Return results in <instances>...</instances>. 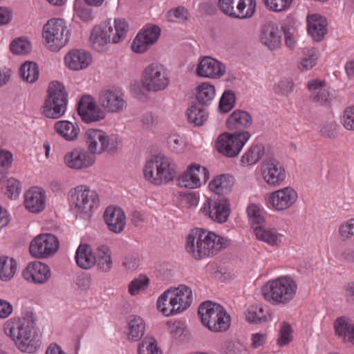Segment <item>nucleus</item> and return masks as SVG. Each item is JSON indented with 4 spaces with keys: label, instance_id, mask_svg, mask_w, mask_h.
I'll return each instance as SVG.
<instances>
[{
    "label": "nucleus",
    "instance_id": "cd10ccee",
    "mask_svg": "<svg viewBox=\"0 0 354 354\" xmlns=\"http://www.w3.org/2000/svg\"><path fill=\"white\" fill-rule=\"evenodd\" d=\"M24 204L30 212H40L46 205L45 192L37 187L30 189L25 194Z\"/></svg>",
    "mask_w": 354,
    "mask_h": 354
},
{
    "label": "nucleus",
    "instance_id": "e433bc0d",
    "mask_svg": "<svg viewBox=\"0 0 354 354\" xmlns=\"http://www.w3.org/2000/svg\"><path fill=\"white\" fill-rule=\"evenodd\" d=\"M188 122L195 127H201L208 119V113L197 104H193L186 111Z\"/></svg>",
    "mask_w": 354,
    "mask_h": 354
},
{
    "label": "nucleus",
    "instance_id": "603ef678",
    "mask_svg": "<svg viewBox=\"0 0 354 354\" xmlns=\"http://www.w3.org/2000/svg\"><path fill=\"white\" fill-rule=\"evenodd\" d=\"M169 84L168 71L162 64L156 65V91L165 90Z\"/></svg>",
    "mask_w": 354,
    "mask_h": 354
},
{
    "label": "nucleus",
    "instance_id": "58836bf2",
    "mask_svg": "<svg viewBox=\"0 0 354 354\" xmlns=\"http://www.w3.org/2000/svg\"><path fill=\"white\" fill-rule=\"evenodd\" d=\"M256 237L268 244L275 246L279 245L281 242V234L278 233L274 229H266L264 226L255 228Z\"/></svg>",
    "mask_w": 354,
    "mask_h": 354
},
{
    "label": "nucleus",
    "instance_id": "7ed1b4c3",
    "mask_svg": "<svg viewBox=\"0 0 354 354\" xmlns=\"http://www.w3.org/2000/svg\"><path fill=\"white\" fill-rule=\"evenodd\" d=\"M68 105V93L59 82H52L42 107V114L48 118L58 119L64 115Z\"/></svg>",
    "mask_w": 354,
    "mask_h": 354
},
{
    "label": "nucleus",
    "instance_id": "aec40b11",
    "mask_svg": "<svg viewBox=\"0 0 354 354\" xmlns=\"http://www.w3.org/2000/svg\"><path fill=\"white\" fill-rule=\"evenodd\" d=\"M297 199V192L290 187H286L272 192L270 196V202L272 207L278 211H283L292 206Z\"/></svg>",
    "mask_w": 354,
    "mask_h": 354
},
{
    "label": "nucleus",
    "instance_id": "a19ab883",
    "mask_svg": "<svg viewBox=\"0 0 354 354\" xmlns=\"http://www.w3.org/2000/svg\"><path fill=\"white\" fill-rule=\"evenodd\" d=\"M97 256L95 263L98 268L103 271H109L112 266V260L111 257V250L108 246L102 245L97 247Z\"/></svg>",
    "mask_w": 354,
    "mask_h": 354
},
{
    "label": "nucleus",
    "instance_id": "c03bdc74",
    "mask_svg": "<svg viewBox=\"0 0 354 354\" xmlns=\"http://www.w3.org/2000/svg\"><path fill=\"white\" fill-rule=\"evenodd\" d=\"M38 66L32 62H26L20 67L21 78L29 83L35 82L39 77Z\"/></svg>",
    "mask_w": 354,
    "mask_h": 354
},
{
    "label": "nucleus",
    "instance_id": "e2e57ef3",
    "mask_svg": "<svg viewBox=\"0 0 354 354\" xmlns=\"http://www.w3.org/2000/svg\"><path fill=\"white\" fill-rule=\"evenodd\" d=\"M138 354H155V339L152 337H145L138 346Z\"/></svg>",
    "mask_w": 354,
    "mask_h": 354
},
{
    "label": "nucleus",
    "instance_id": "4d7b16f0",
    "mask_svg": "<svg viewBox=\"0 0 354 354\" xmlns=\"http://www.w3.org/2000/svg\"><path fill=\"white\" fill-rule=\"evenodd\" d=\"M30 42L24 39L19 38L14 40L10 44V50L15 54L23 55L30 50Z\"/></svg>",
    "mask_w": 354,
    "mask_h": 354
},
{
    "label": "nucleus",
    "instance_id": "338daca9",
    "mask_svg": "<svg viewBox=\"0 0 354 354\" xmlns=\"http://www.w3.org/2000/svg\"><path fill=\"white\" fill-rule=\"evenodd\" d=\"M342 123L347 130L354 131V106L347 107L344 110Z\"/></svg>",
    "mask_w": 354,
    "mask_h": 354
},
{
    "label": "nucleus",
    "instance_id": "20e7f679",
    "mask_svg": "<svg viewBox=\"0 0 354 354\" xmlns=\"http://www.w3.org/2000/svg\"><path fill=\"white\" fill-rule=\"evenodd\" d=\"M69 200L73 211L84 218L91 216L93 209L99 204V198L95 190L86 185H79L69 192Z\"/></svg>",
    "mask_w": 354,
    "mask_h": 354
},
{
    "label": "nucleus",
    "instance_id": "6e6552de",
    "mask_svg": "<svg viewBox=\"0 0 354 354\" xmlns=\"http://www.w3.org/2000/svg\"><path fill=\"white\" fill-rule=\"evenodd\" d=\"M251 135L248 131L221 134L216 142V149L221 153L230 158L236 157Z\"/></svg>",
    "mask_w": 354,
    "mask_h": 354
},
{
    "label": "nucleus",
    "instance_id": "412c9836",
    "mask_svg": "<svg viewBox=\"0 0 354 354\" xmlns=\"http://www.w3.org/2000/svg\"><path fill=\"white\" fill-rule=\"evenodd\" d=\"M225 73V65L209 56L201 58L196 68V74L203 77L219 78Z\"/></svg>",
    "mask_w": 354,
    "mask_h": 354
},
{
    "label": "nucleus",
    "instance_id": "4468645a",
    "mask_svg": "<svg viewBox=\"0 0 354 354\" xmlns=\"http://www.w3.org/2000/svg\"><path fill=\"white\" fill-rule=\"evenodd\" d=\"M262 174L264 180L273 187L281 185L286 177L285 168L274 158L264 160L262 165Z\"/></svg>",
    "mask_w": 354,
    "mask_h": 354
},
{
    "label": "nucleus",
    "instance_id": "72a5a7b5",
    "mask_svg": "<svg viewBox=\"0 0 354 354\" xmlns=\"http://www.w3.org/2000/svg\"><path fill=\"white\" fill-rule=\"evenodd\" d=\"M75 261L79 267L87 270L95 265L96 257L88 245L80 244L75 253Z\"/></svg>",
    "mask_w": 354,
    "mask_h": 354
},
{
    "label": "nucleus",
    "instance_id": "f8f14e48",
    "mask_svg": "<svg viewBox=\"0 0 354 354\" xmlns=\"http://www.w3.org/2000/svg\"><path fill=\"white\" fill-rule=\"evenodd\" d=\"M59 248L57 237L51 234L37 236L30 243L29 250L32 256L46 258L55 254Z\"/></svg>",
    "mask_w": 354,
    "mask_h": 354
},
{
    "label": "nucleus",
    "instance_id": "5701e85b",
    "mask_svg": "<svg viewBox=\"0 0 354 354\" xmlns=\"http://www.w3.org/2000/svg\"><path fill=\"white\" fill-rule=\"evenodd\" d=\"M259 39L263 45L270 50H274L281 44V32L277 24L268 22L262 26Z\"/></svg>",
    "mask_w": 354,
    "mask_h": 354
},
{
    "label": "nucleus",
    "instance_id": "69168bd1",
    "mask_svg": "<svg viewBox=\"0 0 354 354\" xmlns=\"http://www.w3.org/2000/svg\"><path fill=\"white\" fill-rule=\"evenodd\" d=\"M154 168L155 156H151V158L146 161L143 167V174L145 178L151 183H154L155 182V178L153 177Z\"/></svg>",
    "mask_w": 354,
    "mask_h": 354
},
{
    "label": "nucleus",
    "instance_id": "c85d7f7f",
    "mask_svg": "<svg viewBox=\"0 0 354 354\" xmlns=\"http://www.w3.org/2000/svg\"><path fill=\"white\" fill-rule=\"evenodd\" d=\"M104 26L111 43L118 44L125 39L129 31V25L125 19H115L113 23L109 20Z\"/></svg>",
    "mask_w": 354,
    "mask_h": 354
},
{
    "label": "nucleus",
    "instance_id": "a18cd8bd",
    "mask_svg": "<svg viewBox=\"0 0 354 354\" xmlns=\"http://www.w3.org/2000/svg\"><path fill=\"white\" fill-rule=\"evenodd\" d=\"M249 222L255 232L256 227L261 228L265 225V218L260 208L254 205H250L247 208Z\"/></svg>",
    "mask_w": 354,
    "mask_h": 354
},
{
    "label": "nucleus",
    "instance_id": "4be33fe9",
    "mask_svg": "<svg viewBox=\"0 0 354 354\" xmlns=\"http://www.w3.org/2000/svg\"><path fill=\"white\" fill-rule=\"evenodd\" d=\"M23 277L35 283H44L50 277V269L45 263L39 261L30 263L22 272Z\"/></svg>",
    "mask_w": 354,
    "mask_h": 354
},
{
    "label": "nucleus",
    "instance_id": "680f3d73",
    "mask_svg": "<svg viewBox=\"0 0 354 354\" xmlns=\"http://www.w3.org/2000/svg\"><path fill=\"white\" fill-rule=\"evenodd\" d=\"M21 185L19 180L11 178L6 183V194L10 198H16L21 192Z\"/></svg>",
    "mask_w": 354,
    "mask_h": 354
},
{
    "label": "nucleus",
    "instance_id": "ddd939ff",
    "mask_svg": "<svg viewBox=\"0 0 354 354\" xmlns=\"http://www.w3.org/2000/svg\"><path fill=\"white\" fill-rule=\"evenodd\" d=\"M209 177L208 169L198 164L189 165L187 169L178 178V185L188 189H196L205 183Z\"/></svg>",
    "mask_w": 354,
    "mask_h": 354
},
{
    "label": "nucleus",
    "instance_id": "423d86ee",
    "mask_svg": "<svg viewBox=\"0 0 354 354\" xmlns=\"http://www.w3.org/2000/svg\"><path fill=\"white\" fill-rule=\"evenodd\" d=\"M43 37L50 50H60L69 40V30L65 21L55 18L49 19L43 28Z\"/></svg>",
    "mask_w": 354,
    "mask_h": 354
},
{
    "label": "nucleus",
    "instance_id": "79ce46f5",
    "mask_svg": "<svg viewBox=\"0 0 354 354\" xmlns=\"http://www.w3.org/2000/svg\"><path fill=\"white\" fill-rule=\"evenodd\" d=\"M17 262L12 258H0V279L4 281L11 279L17 270Z\"/></svg>",
    "mask_w": 354,
    "mask_h": 354
},
{
    "label": "nucleus",
    "instance_id": "0e129e2a",
    "mask_svg": "<svg viewBox=\"0 0 354 354\" xmlns=\"http://www.w3.org/2000/svg\"><path fill=\"white\" fill-rule=\"evenodd\" d=\"M88 6L83 5L80 1H75L74 3V9L77 15L84 21L92 19V12Z\"/></svg>",
    "mask_w": 354,
    "mask_h": 354
},
{
    "label": "nucleus",
    "instance_id": "7c9ffc66",
    "mask_svg": "<svg viewBox=\"0 0 354 354\" xmlns=\"http://www.w3.org/2000/svg\"><path fill=\"white\" fill-rule=\"evenodd\" d=\"M54 129L56 133L67 141H74L77 139L80 133L77 123L68 120H59L55 123Z\"/></svg>",
    "mask_w": 354,
    "mask_h": 354
},
{
    "label": "nucleus",
    "instance_id": "a211bd4d",
    "mask_svg": "<svg viewBox=\"0 0 354 354\" xmlns=\"http://www.w3.org/2000/svg\"><path fill=\"white\" fill-rule=\"evenodd\" d=\"M176 174V165L169 157L161 153L156 155V185L172 181Z\"/></svg>",
    "mask_w": 354,
    "mask_h": 354
},
{
    "label": "nucleus",
    "instance_id": "f03ea898",
    "mask_svg": "<svg viewBox=\"0 0 354 354\" xmlns=\"http://www.w3.org/2000/svg\"><path fill=\"white\" fill-rule=\"evenodd\" d=\"M297 285L290 277H281L269 281L262 288L266 300L272 304L286 305L296 295Z\"/></svg>",
    "mask_w": 354,
    "mask_h": 354
},
{
    "label": "nucleus",
    "instance_id": "09e8293b",
    "mask_svg": "<svg viewBox=\"0 0 354 354\" xmlns=\"http://www.w3.org/2000/svg\"><path fill=\"white\" fill-rule=\"evenodd\" d=\"M260 306H251L245 313V320L250 324H261L267 322V317Z\"/></svg>",
    "mask_w": 354,
    "mask_h": 354
},
{
    "label": "nucleus",
    "instance_id": "8fccbe9b",
    "mask_svg": "<svg viewBox=\"0 0 354 354\" xmlns=\"http://www.w3.org/2000/svg\"><path fill=\"white\" fill-rule=\"evenodd\" d=\"M189 17L188 10L182 6L170 9L166 14V17L170 22H185Z\"/></svg>",
    "mask_w": 354,
    "mask_h": 354
},
{
    "label": "nucleus",
    "instance_id": "3c124183",
    "mask_svg": "<svg viewBox=\"0 0 354 354\" xmlns=\"http://www.w3.org/2000/svg\"><path fill=\"white\" fill-rule=\"evenodd\" d=\"M161 139L167 143L171 151L176 153H181L186 148L185 140L179 135L165 136Z\"/></svg>",
    "mask_w": 354,
    "mask_h": 354
},
{
    "label": "nucleus",
    "instance_id": "0eeeda50",
    "mask_svg": "<svg viewBox=\"0 0 354 354\" xmlns=\"http://www.w3.org/2000/svg\"><path fill=\"white\" fill-rule=\"evenodd\" d=\"M170 299L171 310L163 309L164 315L169 316L180 313L189 308L192 302V290L185 285L169 289L159 297V303Z\"/></svg>",
    "mask_w": 354,
    "mask_h": 354
},
{
    "label": "nucleus",
    "instance_id": "a878e982",
    "mask_svg": "<svg viewBox=\"0 0 354 354\" xmlns=\"http://www.w3.org/2000/svg\"><path fill=\"white\" fill-rule=\"evenodd\" d=\"M92 62L91 54L82 50H72L64 57L66 66L72 71L86 68Z\"/></svg>",
    "mask_w": 354,
    "mask_h": 354
},
{
    "label": "nucleus",
    "instance_id": "1a4fd4ad",
    "mask_svg": "<svg viewBox=\"0 0 354 354\" xmlns=\"http://www.w3.org/2000/svg\"><path fill=\"white\" fill-rule=\"evenodd\" d=\"M256 0H218L219 10L232 19L251 18L256 12Z\"/></svg>",
    "mask_w": 354,
    "mask_h": 354
},
{
    "label": "nucleus",
    "instance_id": "6e6d98bb",
    "mask_svg": "<svg viewBox=\"0 0 354 354\" xmlns=\"http://www.w3.org/2000/svg\"><path fill=\"white\" fill-rule=\"evenodd\" d=\"M338 233L342 240L345 241L354 236V218L342 223L338 229Z\"/></svg>",
    "mask_w": 354,
    "mask_h": 354
},
{
    "label": "nucleus",
    "instance_id": "393cba45",
    "mask_svg": "<svg viewBox=\"0 0 354 354\" xmlns=\"http://www.w3.org/2000/svg\"><path fill=\"white\" fill-rule=\"evenodd\" d=\"M104 219L108 229L116 234L121 233L126 225V215L120 207L109 206L104 213Z\"/></svg>",
    "mask_w": 354,
    "mask_h": 354
},
{
    "label": "nucleus",
    "instance_id": "f257e3e1",
    "mask_svg": "<svg viewBox=\"0 0 354 354\" xmlns=\"http://www.w3.org/2000/svg\"><path fill=\"white\" fill-rule=\"evenodd\" d=\"M198 315L203 326L212 332H225L232 324L231 316L225 308L212 301L201 304Z\"/></svg>",
    "mask_w": 354,
    "mask_h": 354
},
{
    "label": "nucleus",
    "instance_id": "b1692460",
    "mask_svg": "<svg viewBox=\"0 0 354 354\" xmlns=\"http://www.w3.org/2000/svg\"><path fill=\"white\" fill-rule=\"evenodd\" d=\"M155 42V24H148L138 33L131 44V49L137 53H143Z\"/></svg>",
    "mask_w": 354,
    "mask_h": 354
},
{
    "label": "nucleus",
    "instance_id": "2f4dec72",
    "mask_svg": "<svg viewBox=\"0 0 354 354\" xmlns=\"http://www.w3.org/2000/svg\"><path fill=\"white\" fill-rule=\"evenodd\" d=\"M234 183L233 177L227 174H221L210 181L209 187L215 193L214 196H222L231 191Z\"/></svg>",
    "mask_w": 354,
    "mask_h": 354
},
{
    "label": "nucleus",
    "instance_id": "774afa93",
    "mask_svg": "<svg viewBox=\"0 0 354 354\" xmlns=\"http://www.w3.org/2000/svg\"><path fill=\"white\" fill-rule=\"evenodd\" d=\"M344 297L346 302L354 306V281L346 283L343 286Z\"/></svg>",
    "mask_w": 354,
    "mask_h": 354
},
{
    "label": "nucleus",
    "instance_id": "bf43d9fd",
    "mask_svg": "<svg viewBox=\"0 0 354 354\" xmlns=\"http://www.w3.org/2000/svg\"><path fill=\"white\" fill-rule=\"evenodd\" d=\"M294 83L290 78L281 80L276 86L274 90L278 95H288L293 91Z\"/></svg>",
    "mask_w": 354,
    "mask_h": 354
},
{
    "label": "nucleus",
    "instance_id": "c9c22d12",
    "mask_svg": "<svg viewBox=\"0 0 354 354\" xmlns=\"http://www.w3.org/2000/svg\"><path fill=\"white\" fill-rule=\"evenodd\" d=\"M308 86L311 92L310 97L313 101L324 103L328 100L330 94L324 81L310 80L308 83Z\"/></svg>",
    "mask_w": 354,
    "mask_h": 354
},
{
    "label": "nucleus",
    "instance_id": "37998d69",
    "mask_svg": "<svg viewBox=\"0 0 354 354\" xmlns=\"http://www.w3.org/2000/svg\"><path fill=\"white\" fill-rule=\"evenodd\" d=\"M198 228L192 230L187 236L185 249L187 253L194 259L198 260V250L199 249L201 237L198 236Z\"/></svg>",
    "mask_w": 354,
    "mask_h": 354
},
{
    "label": "nucleus",
    "instance_id": "5fc2aeb1",
    "mask_svg": "<svg viewBox=\"0 0 354 354\" xmlns=\"http://www.w3.org/2000/svg\"><path fill=\"white\" fill-rule=\"evenodd\" d=\"M235 103V94L232 91H225L219 103V109L223 113L229 112L234 106Z\"/></svg>",
    "mask_w": 354,
    "mask_h": 354
},
{
    "label": "nucleus",
    "instance_id": "6ab92c4d",
    "mask_svg": "<svg viewBox=\"0 0 354 354\" xmlns=\"http://www.w3.org/2000/svg\"><path fill=\"white\" fill-rule=\"evenodd\" d=\"M10 337L21 352L35 353L41 345L39 333H10Z\"/></svg>",
    "mask_w": 354,
    "mask_h": 354
},
{
    "label": "nucleus",
    "instance_id": "bb28decb",
    "mask_svg": "<svg viewBox=\"0 0 354 354\" xmlns=\"http://www.w3.org/2000/svg\"><path fill=\"white\" fill-rule=\"evenodd\" d=\"M35 329V319L30 313L23 318L12 317L4 324V332H31Z\"/></svg>",
    "mask_w": 354,
    "mask_h": 354
},
{
    "label": "nucleus",
    "instance_id": "f3484780",
    "mask_svg": "<svg viewBox=\"0 0 354 354\" xmlns=\"http://www.w3.org/2000/svg\"><path fill=\"white\" fill-rule=\"evenodd\" d=\"M77 113L86 123L99 121L104 118V112L96 106L94 99L90 95H84L80 99Z\"/></svg>",
    "mask_w": 354,
    "mask_h": 354
},
{
    "label": "nucleus",
    "instance_id": "f704fd0d",
    "mask_svg": "<svg viewBox=\"0 0 354 354\" xmlns=\"http://www.w3.org/2000/svg\"><path fill=\"white\" fill-rule=\"evenodd\" d=\"M90 42L92 48L97 51L103 50L105 46L108 43H111L104 24L95 26L93 29L90 36Z\"/></svg>",
    "mask_w": 354,
    "mask_h": 354
},
{
    "label": "nucleus",
    "instance_id": "ea45409f",
    "mask_svg": "<svg viewBox=\"0 0 354 354\" xmlns=\"http://www.w3.org/2000/svg\"><path fill=\"white\" fill-rule=\"evenodd\" d=\"M216 95L215 88L208 83H202L197 87L196 100L203 106H209Z\"/></svg>",
    "mask_w": 354,
    "mask_h": 354
},
{
    "label": "nucleus",
    "instance_id": "c756f323",
    "mask_svg": "<svg viewBox=\"0 0 354 354\" xmlns=\"http://www.w3.org/2000/svg\"><path fill=\"white\" fill-rule=\"evenodd\" d=\"M308 32L315 41L323 40L327 32L326 19L318 14H313L307 17Z\"/></svg>",
    "mask_w": 354,
    "mask_h": 354
},
{
    "label": "nucleus",
    "instance_id": "de8ad7c7",
    "mask_svg": "<svg viewBox=\"0 0 354 354\" xmlns=\"http://www.w3.org/2000/svg\"><path fill=\"white\" fill-rule=\"evenodd\" d=\"M150 279L145 274H140L134 278L128 286L129 293L131 296H136L140 292L145 290L149 284Z\"/></svg>",
    "mask_w": 354,
    "mask_h": 354
},
{
    "label": "nucleus",
    "instance_id": "9d476101",
    "mask_svg": "<svg viewBox=\"0 0 354 354\" xmlns=\"http://www.w3.org/2000/svg\"><path fill=\"white\" fill-rule=\"evenodd\" d=\"M198 236L201 237V241L198 250L197 256L198 260L215 255L220 250L226 248L230 241L224 237H221L214 232L207 231L203 228H198Z\"/></svg>",
    "mask_w": 354,
    "mask_h": 354
},
{
    "label": "nucleus",
    "instance_id": "052dcab7",
    "mask_svg": "<svg viewBox=\"0 0 354 354\" xmlns=\"http://www.w3.org/2000/svg\"><path fill=\"white\" fill-rule=\"evenodd\" d=\"M128 328L130 332H145V322L140 316L131 315L129 318Z\"/></svg>",
    "mask_w": 354,
    "mask_h": 354
},
{
    "label": "nucleus",
    "instance_id": "dca6fc26",
    "mask_svg": "<svg viewBox=\"0 0 354 354\" xmlns=\"http://www.w3.org/2000/svg\"><path fill=\"white\" fill-rule=\"evenodd\" d=\"M95 161V156L80 148L73 149L64 156V165L75 170H82L91 167Z\"/></svg>",
    "mask_w": 354,
    "mask_h": 354
},
{
    "label": "nucleus",
    "instance_id": "864d4df0",
    "mask_svg": "<svg viewBox=\"0 0 354 354\" xmlns=\"http://www.w3.org/2000/svg\"><path fill=\"white\" fill-rule=\"evenodd\" d=\"M335 332H354V321L348 316L337 317L333 324Z\"/></svg>",
    "mask_w": 354,
    "mask_h": 354
},
{
    "label": "nucleus",
    "instance_id": "4c0bfd02",
    "mask_svg": "<svg viewBox=\"0 0 354 354\" xmlns=\"http://www.w3.org/2000/svg\"><path fill=\"white\" fill-rule=\"evenodd\" d=\"M265 148L262 144H253L243 154L241 159L243 166L256 164L263 156Z\"/></svg>",
    "mask_w": 354,
    "mask_h": 354
},
{
    "label": "nucleus",
    "instance_id": "2eb2a0df",
    "mask_svg": "<svg viewBox=\"0 0 354 354\" xmlns=\"http://www.w3.org/2000/svg\"><path fill=\"white\" fill-rule=\"evenodd\" d=\"M98 101L102 107L111 113L121 112L127 106L124 93L118 90L107 89L101 91Z\"/></svg>",
    "mask_w": 354,
    "mask_h": 354
},
{
    "label": "nucleus",
    "instance_id": "39448f33",
    "mask_svg": "<svg viewBox=\"0 0 354 354\" xmlns=\"http://www.w3.org/2000/svg\"><path fill=\"white\" fill-rule=\"evenodd\" d=\"M85 142L88 151L94 156L106 151L115 152L121 145L122 140L118 135L109 136L102 130L90 129L85 133Z\"/></svg>",
    "mask_w": 354,
    "mask_h": 354
},
{
    "label": "nucleus",
    "instance_id": "473e14b6",
    "mask_svg": "<svg viewBox=\"0 0 354 354\" xmlns=\"http://www.w3.org/2000/svg\"><path fill=\"white\" fill-rule=\"evenodd\" d=\"M252 124V116L245 111L236 110L228 117L227 124L231 130L248 128Z\"/></svg>",
    "mask_w": 354,
    "mask_h": 354
},
{
    "label": "nucleus",
    "instance_id": "49530a36",
    "mask_svg": "<svg viewBox=\"0 0 354 354\" xmlns=\"http://www.w3.org/2000/svg\"><path fill=\"white\" fill-rule=\"evenodd\" d=\"M142 89L149 92L155 91V65L149 64L145 68L142 75Z\"/></svg>",
    "mask_w": 354,
    "mask_h": 354
},
{
    "label": "nucleus",
    "instance_id": "13d9d810",
    "mask_svg": "<svg viewBox=\"0 0 354 354\" xmlns=\"http://www.w3.org/2000/svg\"><path fill=\"white\" fill-rule=\"evenodd\" d=\"M270 10L281 12L288 9L292 0H263Z\"/></svg>",
    "mask_w": 354,
    "mask_h": 354
},
{
    "label": "nucleus",
    "instance_id": "9b49d317",
    "mask_svg": "<svg viewBox=\"0 0 354 354\" xmlns=\"http://www.w3.org/2000/svg\"><path fill=\"white\" fill-rule=\"evenodd\" d=\"M201 212L212 221L223 223L227 221L230 216V203L223 196H211L206 200Z\"/></svg>",
    "mask_w": 354,
    "mask_h": 354
}]
</instances>
